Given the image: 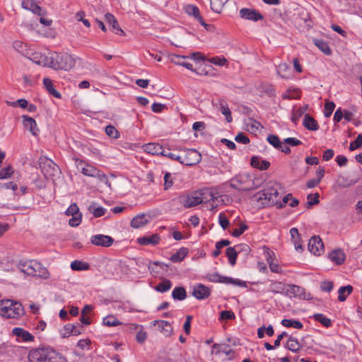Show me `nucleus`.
Wrapping results in <instances>:
<instances>
[{
    "label": "nucleus",
    "mask_w": 362,
    "mask_h": 362,
    "mask_svg": "<svg viewBox=\"0 0 362 362\" xmlns=\"http://www.w3.org/2000/svg\"><path fill=\"white\" fill-rule=\"evenodd\" d=\"M304 115L303 110L298 109V107L293 108L292 110L291 120L296 124L299 119Z\"/></svg>",
    "instance_id": "obj_52"
},
{
    "label": "nucleus",
    "mask_w": 362,
    "mask_h": 362,
    "mask_svg": "<svg viewBox=\"0 0 362 362\" xmlns=\"http://www.w3.org/2000/svg\"><path fill=\"white\" fill-rule=\"evenodd\" d=\"M185 12L189 16H193L201 23L202 25L205 27L206 29H208V27L210 26V25L206 24L204 21L203 18L200 15L199 9L198 7L194 5H187L185 7Z\"/></svg>",
    "instance_id": "obj_18"
},
{
    "label": "nucleus",
    "mask_w": 362,
    "mask_h": 362,
    "mask_svg": "<svg viewBox=\"0 0 362 362\" xmlns=\"http://www.w3.org/2000/svg\"><path fill=\"white\" fill-rule=\"evenodd\" d=\"M148 221L145 214L138 215L132 220L131 226L134 228H139L147 224Z\"/></svg>",
    "instance_id": "obj_30"
},
{
    "label": "nucleus",
    "mask_w": 362,
    "mask_h": 362,
    "mask_svg": "<svg viewBox=\"0 0 362 362\" xmlns=\"http://www.w3.org/2000/svg\"><path fill=\"white\" fill-rule=\"evenodd\" d=\"M172 282L166 279H164L160 283L155 286L154 289L160 293H164L169 291L172 287Z\"/></svg>",
    "instance_id": "obj_40"
},
{
    "label": "nucleus",
    "mask_w": 362,
    "mask_h": 362,
    "mask_svg": "<svg viewBox=\"0 0 362 362\" xmlns=\"http://www.w3.org/2000/svg\"><path fill=\"white\" fill-rule=\"evenodd\" d=\"M147 338V333L143 331V329H140L136 335V339L138 343L143 344Z\"/></svg>",
    "instance_id": "obj_63"
},
{
    "label": "nucleus",
    "mask_w": 362,
    "mask_h": 362,
    "mask_svg": "<svg viewBox=\"0 0 362 362\" xmlns=\"http://www.w3.org/2000/svg\"><path fill=\"white\" fill-rule=\"evenodd\" d=\"M204 191H197L180 197V202L185 208H191L205 202Z\"/></svg>",
    "instance_id": "obj_7"
},
{
    "label": "nucleus",
    "mask_w": 362,
    "mask_h": 362,
    "mask_svg": "<svg viewBox=\"0 0 362 362\" xmlns=\"http://www.w3.org/2000/svg\"><path fill=\"white\" fill-rule=\"evenodd\" d=\"M281 325L286 327H293L298 329H300L303 327L301 322L293 319H284L281 320Z\"/></svg>",
    "instance_id": "obj_38"
},
{
    "label": "nucleus",
    "mask_w": 362,
    "mask_h": 362,
    "mask_svg": "<svg viewBox=\"0 0 362 362\" xmlns=\"http://www.w3.org/2000/svg\"><path fill=\"white\" fill-rule=\"evenodd\" d=\"M77 162V169L78 171H80L82 174L86 176L89 177H93L98 178L100 181L104 182L105 185H107L109 187H110L111 184L109 182L107 176L105 174H104L100 170H98L94 166L86 164L83 163L82 160H76Z\"/></svg>",
    "instance_id": "obj_5"
},
{
    "label": "nucleus",
    "mask_w": 362,
    "mask_h": 362,
    "mask_svg": "<svg viewBox=\"0 0 362 362\" xmlns=\"http://www.w3.org/2000/svg\"><path fill=\"white\" fill-rule=\"evenodd\" d=\"M235 141L243 144H247L250 142V139L243 133H238L235 137Z\"/></svg>",
    "instance_id": "obj_61"
},
{
    "label": "nucleus",
    "mask_w": 362,
    "mask_h": 362,
    "mask_svg": "<svg viewBox=\"0 0 362 362\" xmlns=\"http://www.w3.org/2000/svg\"><path fill=\"white\" fill-rule=\"evenodd\" d=\"M188 253V249L186 247L180 248L175 254H173L170 260L173 262H182Z\"/></svg>",
    "instance_id": "obj_32"
},
{
    "label": "nucleus",
    "mask_w": 362,
    "mask_h": 362,
    "mask_svg": "<svg viewBox=\"0 0 362 362\" xmlns=\"http://www.w3.org/2000/svg\"><path fill=\"white\" fill-rule=\"evenodd\" d=\"M160 240V238L158 234H153L151 236H144L138 238L137 243L141 245H156L158 244Z\"/></svg>",
    "instance_id": "obj_22"
},
{
    "label": "nucleus",
    "mask_w": 362,
    "mask_h": 362,
    "mask_svg": "<svg viewBox=\"0 0 362 362\" xmlns=\"http://www.w3.org/2000/svg\"><path fill=\"white\" fill-rule=\"evenodd\" d=\"M175 149L183 152L181 164L192 166L198 164L202 160L201 153L195 149L182 148L181 147H176Z\"/></svg>",
    "instance_id": "obj_8"
},
{
    "label": "nucleus",
    "mask_w": 362,
    "mask_h": 362,
    "mask_svg": "<svg viewBox=\"0 0 362 362\" xmlns=\"http://www.w3.org/2000/svg\"><path fill=\"white\" fill-rule=\"evenodd\" d=\"M81 222V214H77L72 216V218L69 220V223L72 227L78 226Z\"/></svg>",
    "instance_id": "obj_62"
},
{
    "label": "nucleus",
    "mask_w": 362,
    "mask_h": 362,
    "mask_svg": "<svg viewBox=\"0 0 362 362\" xmlns=\"http://www.w3.org/2000/svg\"><path fill=\"white\" fill-rule=\"evenodd\" d=\"M13 170L11 165H8L5 168H0V179H6L10 177L13 174Z\"/></svg>",
    "instance_id": "obj_49"
},
{
    "label": "nucleus",
    "mask_w": 362,
    "mask_h": 362,
    "mask_svg": "<svg viewBox=\"0 0 362 362\" xmlns=\"http://www.w3.org/2000/svg\"><path fill=\"white\" fill-rule=\"evenodd\" d=\"M238 251L235 247H228L226 249V255L230 265L234 266L236 263V259Z\"/></svg>",
    "instance_id": "obj_41"
},
{
    "label": "nucleus",
    "mask_w": 362,
    "mask_h": 362,
    "mask_svg": "<svg viewBox=\"0 0 362 362\" xmlns=\"http://www.w3.org/2000/svg\"><path fill=\"white\" fill-rule=\"evenodd\" d=\"M352 291L353 286L351 285L340 287L338 290V300L341 302H344L346 299V296L351 294Z\"/></svg>",
    "instance_id": "obj_35"
},
{
    "label": "nucleus",
    "mask_w": 362,
    "mask_h": 362,
    "mask_svg": "<svg viewBox=\"0 0 362 362\" xmlns=\"http://www.w3.org/2000/svg\"><path fill=\"white\" fill-rule=\"evenodd\" d=\"M105 21L112 25V29L116 30V34L119 35L124 34V31L120 28L117 21L112 13H107L105 15Z\"/></svg>",
    "instance_id": "obj_27"
},
{
    "label": "nucleus",
    "mask_w": 362,
    "mask_h": 362,
    "mask_svg": "<svg viewBox=\"0 0 362 362\" xmlns=\"http://www.w3.org/2000/svg\"><path fill=\"white\" fill-rule=\"evenodd\" d=\"M105 133L106 134L112 139H117L119 136V132L116 129V128L112 125H107L105 127Z\"/></svg>",
    "instance_id": "obj_48"
},
{
    "label": "nucleus",
    "mask_w": 362,
    "mask_h": 362,
    "mask_svg": "<svg viewBox=\"0 0 362 362\" xmlns=\"http://www.w3.org/2000/svg\"><path fill=\"white\" fill-rule=\"evenodd\" d=\"M362 146V134H358L356 140L351 142L349 145V150L351 151H354L356 148L361 147Z\"/></svg>",
    "instance_id": "obj_54"
},
{
    "label": "nucleus",
    "mask_w": 362,
    "mask_h": 362,
    "mask_svg": "<svg viewBox=\"0 0 362 362\" xmlns=\"http://www.w3.org/2000/svg\"><path fill=\"white\" fill-rule=\"evenodd\" d=\"M211 291L209 287L199 284L194 286L192 295L199 300L205 299L210 295Z\"/></svg>",
    "instance_id": "obj_16"
},
{
    "label": "nucleus",
    "mask_w": 362,
    "mask_h": 362,
    "mask_svg": "<svg viewBox=\"0 0 362 362\" xmlns=\"http://www.w3.org/2000/svg\"><path fill=\"white\" fill-rule=\"evenodd\" d=\"M13 335L21 338L23 341L29 342L34 340V337L28 331L21 327H15L12 330Z\"/></svg>",
    "instance_id": "obj_21"
},
{
    "label": "nucleus",
    "mask_w": 362,
    "mask_h": 362,
    "mask_svg": "<svg viewBox=\"0 0 362 362\" xmlns=\"http://www.w3.org/2000/svg\"><path fill=\"white\" fill-rule=\"evenodd\" d=\"M279 185L276 182H268L264 189L253 195L252 199L262 207L278 205L282 207L283 204L279 202Z\"/></svg>",
    "instance_id": "obj_2"
},
{
    "label": "nucleus",
    "mask_w": 362,
    "mask_h": 362,
    "mask_svg": "<svg viewBox=\"0 0 362 362\" xmlns=\"http://www.w3.org/2000/svg\"><path fill=\"white\" fill-rule=\"evenodd\" d=\"M83 331V327L80 325L67 324L60 330V334L62 338H67L70 335L77 336Z\"/></svg>",
    "instance_id": "obj_13"
},
{
    "label": "nucleus",
    "mask_w": 362,
    "mask_h": 362,
    "mask_svg": "<svg viewBox=\"0 0 362 362\" xmlns=\"http://www.w3.org/2000/svg\"><path fill=\"white\" fill-rule=\"evenodd\" d=\"M90 243L96 246L107 247L112 245L114 239L109 235L98 234L90 238Z\"/></svg>",
    "instance_id": "obj_14"
},
{
    "label": "nucleus",
    "mask_w": 362,
    "mask_h": 362,
    "mask_svg": "<svg viewBox=\"0 0 362 362\" xmlns=\"http://www.w3.org/2000/svg\"><path fill=\"white\" fill-rule=\"evenodd\" d=\"M28 360L30 362H67L65 357L51 348L32 349Z\"/></svg>",
    "instance_id": "obj_3"
},
{
    "label": "nucleus",
    "mask_w": 362,
    "mask_h": 362,
    "mask_svg": "<svg viewBox=\"0 0 362 362\" xmlns=\"http://www.w3.org/2000/svg\"><path fill=\"white\" fill-rule=\"evenodd\" d=\"M23 5H24L25 8L30 10L32 12L37 14L40 16H43L45 15V11L39 6L35 1H27L26 2H23Z\"/></svg>",
    "instance_id": "obj_28"
},
{
    "label": "nucleus",
    "mask_w": 362,
    "mask_h": 362,
    "mask_svg": "<svg viewBox=\"0 0 362 362\" xmlns=\"http://www.w3.org/2000/svg\"><path fill=\"white\" fill-rule=\"evenodd\" d=\"M240 15L242 18L253 21H258L264 18L257 11L246 8L240 9Z\"/></svg>",
    "instance_id": "obj_15"
},
{
    "label": "nucleus",
    "mask_w": 362,
    "mask_h": 362,
    "mask_svg": "<svg viewBox=\"0 0 362 362\" xmlns=\"http://www.w3.org/2000/svg\"><path fill=\"white\" fill-rule=\"evenodd\" d=\"M361 178V169H357L353 172L352 179H349L348 177L339 175L337 177V183L339 187L346 188L349 187L355 183L358 182Z\"/></svg>",
    "instance_id": "obj_11"
},
{
    "label": "nucleus",
    "mask_w": 362,
    "mask_h": 362,
    "mask_svg": "<svg viewBox=\"0 0 362 362\" xmlns=\"http://www.w3.org/2000/svg\"><path fill=\"white\" fill-rule=\"evenodd\" d=\"M235 316L231 310H224L221 313L220 318L221 320H232L235 319Z\"/></svg>",
    "instance_id": "obj_64"
},
{
    "label": "nucleus",
    "mask_w": 362,
    "mask_h": 362,
    "mask_svg": "<svg viewBox=\"0 0 362 362\" xmlns=\"http://www.w3.org/2000/svg\"><path fill=\"white\" fill-rule=\"evenodd\" d=\"M23 124L25 128L28 129L33 135H37L39 129L37 127L35 120L27 115H23Z\"/></svg>",
    "instance_id": "obj_19"
},
{
    "label": "nucleus",
    "mask_w": 362,
    "mask_h": 362,
    "mask_svg": "<svg viewBox=\"0 0 362 362\" xmlns=\"http://www.w3.org/2000/svg\"><path fill=\"white\" fill-rule=\"evenodd\" d=\"M66 214L67 216H75L79 214V209L77 206L76 204H72L70 205V206L67 209L66 211Z\"/></svg>",
    "instance_id": "obj_58"
},
{
    "label": "nucleus",
    "mask_w": 362,
    "mask_h": 362,
    "mask_svg": "<svg viewBox=\"0 0 362 362\" xmlns=\"http://www.w3.org/2000/svg\"><path fill=\"white\" fill-rule=\"evenodd\" d=\"M90 265L81 260H74L71 263V269L74 271H86L88 270Z\"/></svg>",
    "instance_id": "obj_39"
},
{
    "label": "nucleus",
    "mask_w": 362,
    "mask_h": 362,
    "mask_svg": "<svg viewBox=\"0 0 362 362\" xmlns=\"http://www.w3.org/2000/svg\"><path fill=\"white\" fill-rule=\"evenodd\" d=\"M271 291L274 293H283L285 291L284 285L281 282H274L271 285Z\"/></svg>",
    "instance_id": "obj_51"
},
{
    "label": "nucleus",
    "mask_w": 362,
    "mask_h": 362,
    "mask_svg": "<svg viewBox=\"0 0 362 362\" xmlns=\"http://www.w3.org/2000/svg\"><path fill=\"white\" fill-rule=\"evenodd\" d=\"M303 125L310 131H316L319 129L317 122L308 114L305 115Z\"/></svg>",
    "instance_id": "obj_25"
},
{
    "label": "nucleus",
    "mask_w": 362,
    "mask_h": 362,
    "mask_svg": "<svg viewBox=\"0 0 362 362\" xmlns=\"http://www.w3.org/2000/svg\"><path fill=\"white\" fill-rule=\"evenodd\" d=\"M286 348L294 353H297L300 349L301 345L297 339L290 336L286 343Z\"/></svg>",
    "instance_id": "obj_34"
},
{
    "label": "nucleus",
    "mask_w": 362,
    "mask_h": 362,
    "mask_svg": "<svg viewBox=\"0 0 362 362\" xmlns=\"http://www.w3.org/2000/svg\"><path fill=\"white\" fill-rule=\"evenodd\" d=\"M328 257L336 265H341L346 259V255L341 249L337 248L333 250Z\"/></svg>",
    "instance_id": "obj_17"
},
{
    "label": "nucleus",
    "mask_w": 362,
    "mask_h": 362,
    "mask_svg": "<svg viewBox=\"0 0 362 362\" xmlns=\"http://www.w3.org/2000/svg\"><path fill=\"white\" fill-rule=\"evenodd\" d=\"M313 317L316 321L320 322L325 327H329L332 325L330 319L326 317L321 313L315 314Z\"/></svg>",
    "instance_id": "obj_45"
},
{
    "label": "nucleus",
    "mask_w": 362,
    "mask_h": 362,
    "mask_svg": "<svg viewBox=\"0 0 362 362\" xmlns=\"http://www.w3.org/2000/svg\"><path fill=\"white\" fill-rule=\"evenodd\" d=\"M319 197H320V195H319L318 193H315L314 194H309L307 196V199H308L307 204H308V206L310 207V206H313L315 204H317L320 202Z\"/></svg>",
    "instance_id": "obj_50"
},
{
    "label": "nucleus",
    "mask_w": 362,
    "mask_h": 362,
    "mask_svg": "<svg viewBox=\"0 0 362 362\" xmlns=\"http://www.w3.org/2000/svg\"><path fill=\"white\" fill-rule=\"evenodd\" d=\"M219 224L223 230H226L229 226V221L227 217L222 213L218 216Z\"/></svg>",
    "instance_id": "obj_60"
},
{
    "label": "nucleus",
    "mask_w": 362,
    "mask_h": 362,
    "mask_svg": "<svg viewBox=\"0 0 362 362\" xmlns=\"http://www.w3.org/2000/svg\"><path fill=\"white\" fill-rule=\"evenodd\" d=\"M145 152L152 155H162L163 156L165 149L158 144L149 143L144 146Z\"/></svg>",
    "instance_id": "obj_20"
},
{
    "label": "nucleus",
    "mask_w": 362,
    "mask_h": 362,
    "mask_svg": "<svg viewBox=\"0 0 362 362\" xmlns=\"http://www.w3.org/2000/svg\"><path fill=\"white\" fill-rule=\"evenodd\" d=\"M228 0H210L211 8L216 13H221L223 6Z\"/></svg>",
    "instance_id": "obj_42"
},
{
    "label": "nucleus",
    "mask_w": 362,
    "mask_h": 362,
    "mask_svg": "<svg viewBox=\"0 0 362 362\" xmlns=\"http://www.w3.org/2000/svg\"><path fill=\"white\" fill-rule=\"evenodd\" d=\"M248 228V226L245 224V223H243L241 224L240 227L238 228H235L233 230V231L232 232V235L233 236L237 238V237H239Z\"/></svg>",
    "instance_id": "obj_59"
},
{
    "label": "nucleus",
    "mask_w": 362,
    "mask_h": 362,
    "mask_svg": "<svg viewBox=\"0 0 362 362\" xmlns=\"http://www.w3.org/2000/svg\"><path fill=\"white\" fill-rule=\"evenodd\" d=\"M335 107V104L333 102H327L325 105L324 115L325 117H329Z\"/></svg>",
    "instance_id": "obj_53"
},
{
    "label": "nucleus",
    "mask_w": 362,
    "mask_h": 362,
    "mask_svg": "<svg viewBox=\"0 0 362 362\" xmlns=\"http://www.w3.org/2000/svg\"><path fill=\"white\" fill-rule=\"evenodd\" d=\"M314 44L325 54L329 55L331 54V49L327 44L322 40L315 39Z\"/></svg>",
    "instance_id": "obj_43"
},
{
    "label": "nucleus",
    "mask_w": 362,
    "mask_h": 362,
    "mask_svg": "<svg viewBox=\"0 0 362 362\" xmlns=\"http://www.w3.org/2000/svg\"><path fill=\"white\" fill-rule=\"evenodd\" d=\"M103 324L107 327H114L122 323L114 315H108L103 319Z\"/></svg>",
    "instance_id": "obj_46"
},
{
    "label": "nucleus",
    "mask_w": 362,
    "mask_h": 362,
    "mask_svg": "<svg viewBox=\"0 0 362 362\" xmlns=\"http://www.w3.org/2000/svg\"><path fill=\"white\" fill-rule=\"evenodd\" d=\"M24 314L22 304L10 299L0 300V315L4 318H18Z\"/></svg>",
    "instance_id": "obj_4"
},
{
    "label": "nucleus",
    "mask_w": 362,
    "mask_h": 362,
    "mask_svg": "<svg viewBox=\"0 0 362 362\" xmlns=\"http://www.w3.org/2000/svg\"><path fill=\"white\" fill-rule=\"evenodd\" d=\"M185 58L186 57L183 55L173 54L172 62L176 64L182 66L190 71H194L192 64L182 61V59Z\"/></svg>",
    "instance_id": "obj_33"
},
{
    "label": "nucleus",
    "mask_w": 362,
    "mask_h": 362,
    "mask_svg": "<svg viewBox=\"0 0 362 362\" xmlns=\"http://www.w3.org/2000/svg\"><path fill=\"white\" fill-rule=\"evenodd\" d=\"M209 279L211 282L222 283L225 284H233L240 287H246V282L240 279H233L231 277L223 276L218 273L209 274Z\"/></svg>",
    "instance_id": "obj_9"
},
{
    "label": "nucleus",
    "mask_w": 362,
    "mask_h": 362,
    "mask_svg": "<svg viewBox=\"0 0 362 362\" xmlns=\"http://www.w3.org/2000/svg\"><path fill=\"white\" fill-rule=\"evenodd\" d=\"M33 264H34V272L33 274V276H39L44 279H47L49 278V273L45 267H42V265L37 262L36 263H33Z\"/></svg>",
    "instance_id": "obj_26"
},
{
    "label": "nucleus",
    "mask_w": 362,
    "mask_h": 362,
    "mask_svg": "<svg viewBox=\"0 0 362 362\" xmlns=\"http://www.w3.org/2000/svg\"><path fill=\"white\" fill-rule=\"evenodd\" d=\"M40 168L45 179L52 178L59 171L57 165L49 159H45L40 162Z\"/></svg>",
    "instance_id": "obj_10"
},
{
    "label": "nucleus",
    "mask_w": 362,
    "mask_h": 362,
    "mask_svg": "<svg viewBox=\"0 0 362 362\" xmlns=\"http://www.w3.org/2000/svg\"><path fill=\"white\" fill-rule=\"evenodd\" d=\"M37 57L33 61L37 64H42L54 69L69 70L74 67L75 62L73 57L67 53H52L49 57L40 56L37 60Z\"/></svg>",
    "instance_id": "obj_1"
},
{
    "label": "nucleus",
    "mask_w": 362,
    "mask_h": 362,
    "mask_svg": "<svg viewBox=\"0 0 362 362\" xmlns=\"http://www.w3.org/2000/svg\"><path fill=\"white\" fill-rule=\"evenodd\" d=\"M219 110L226 117V121L228 122H231L233 120L231 112L226 103L222 100L219 102Z\"/></svg>",
    "instance_id": "obj_37"
},
{
    "label": "nucleus",
    "mask_w": 362,
    "mask_h": 362,
    "mask_svg": "<svg viewBox=\"0 0 362 362\" xmlns=\"http://www.w3.org/2000/svg\"><path fill=\"white\" fill-rule=\"evenodd\" d=\"M308 250L315 255H320L325 250L324 244L319 236H313L308 243Z\"/></svg>",
    "instance_id": "obj_12"
},
{
    "label": "nucleus",
    "mask_w": 362,
    "mask_h": 362,
    "mask_svg": "<svg viewBox=\"0 0 362 362\" xmlns=\"http://www.w3.org/2000/svg\"><path fill=\"white\" fill-rule=\"evenodd\" d=\"M277 74L284 78H288L289 66L286 63L280 64L277 67Z\"/></svg>",
    "instance_id": "obj_44"
},
{
    "label": "nucleus",
    "mask_w": 362,
    "mask_h": 362,
    "mask_svg": "<svg viewBox=\"0 0 362 362\" xmlns=\"http://www.w3.org/2000/svg\"><path fill=\"white\" fill-rule=\"evenodd\" d=\"M45 87L49 93L57 98H61V94L54 88L52 80L45 78L43 80Z\"/></svg>",
    "instance_id": "obj_31"
},
{
    "label": "nucleus",
    "mask_w": 362,
    "mask_h": 362,
    "mask_svg": "<svg viewBox=\"0 0 362 362\" xmlns=\"http://www.w3.org/2000/svg\"><path fill=\"white\" fill-rule=\"evenodd\" d=\"M230 186L239 191H248L255 188L254 182L248 174L238 175L229 181Z\"/></svg>",
    "instance_id": "obj_6"
},
{
    "label": "nucleus",
    "mask_w": 362,
    "mask_h": 362,
    "mask_svg": "<svg viewBox=\"0 0 362 362\" xmlns=\"http://www.w3.org/2000/svg\"><path fill=\"white\" fill-rule=\"evenodd\" d=\"M13 48L19 52L21 55L30 58L31 54L30 50L27 47V45L22 41L16 40L13 42Z\"/></svg>",
    "instance_id": "obj_23"
},
{
    "label": "nucleus",
    "mask_w": 362,
    "mask_h": 362,
    "mask_svg": "<svg viewBox=\"0 0 362 362\" xmlns=\"http://www.w3.org/2000/svg\"><path fill=\"white\" fill-rule=\"evenodd\" d=\"M333 282L331 281H323L320 283L321 291L329 293L333 289Z\"/></svg>",
    "instance_id": "obj_55"
},
{
    "label": "nucleus",
    "mask_w": 362,
    "mask_h": 362,
    "mask_svg": "<svg viewBox=\"0 0 362 362\" xmlns=\"http://www.w3.org/2000/svg\"><path fill=\"white\" fill-rule=\"evenodd\" d=\"M290 234L291 236V240L295 246V249L302 250V245L300 244V235L298 233V230L296 228H292L290 230Z\"/></svg>",
    "instance_id": "obj_29"
},
{
    "label": "nucleus",
    "mask_w": 362,
    "mask_h": 362,
    "mask_svg": "<svg viewBox=\"0 0 362 362\" xmlns=\"http://www.w3.org/2000/svg\"><path fill=\"white\" fill-rule=\"evenodd\" d=\"M163 156L168 157L171 160H177L181 163L182 155H177L174 153H172L170 149L165 150Z\"/></svg>",
    "instance_id": "obj_57"
},
{
    "label": "nucleus",
    "mask_w": 362,
    "mask_h": 362,
    "mask_svg": "<svg viewBox=\"0 0 362 362\" xmlns=\"http://www.w3.org/2000/svg\"><path fill=\"white\" fill-rule=\"evenodd\" d=\"M267 140L275 148L279 150L280 149V148H281L282 144L280 141L279 138L276 135L270 134L267 136Z\"/></svg>",
    "instance_id": "obj_47"
},
{
    "label": "nucleus",
    "mask_w": 362,
    "mask_h": 362,
    "mask_svg": "<svg viewBox=\"0 0 362 362\" xmlns=\"http://www.w3.org/2000/svg\"><path fill=\"white\" fill-rule=\"evenodd\" d=\"M172 297L174 300H183L187 297V293L184 287H175L172 292Z\"/></svg>",
    "instance_id": "obj_36"
},
{
    "label": "nucleus",
    "mask_w": 362,
    "mask_h": 362,
    "mask_svg": "<svg viewBox=\"0 0 362 362\" xmlns=\"http://www.w3.org/2000/svg\"><path fill=\"white\" fill-rule=\"evenodd\" d=\"M36 262H37L35 260H30V261H27V262H20L18 264V268L21 272H23L27 275L33 276V272H34V264L33 263H36Z\"/></svg>",
    "instance_id": "obj_24"
},
{
    "label": "nucleus",
    "mask_w": 362,
    "mask_h": 362,
    "mask_svg": "<svg viewBox=\"0 0 362 362\" xmlns=\"http://www.w3.org/2000/svg\"><path fill=\"white\" fill-rule=\"evenodd\" d=\"M262 250L267 263L274 261V253L273 252V251L270 250V249L265 245L263 246Z\"/></svg>",
    "instance_id": "obj_56"
}]
</instances>
